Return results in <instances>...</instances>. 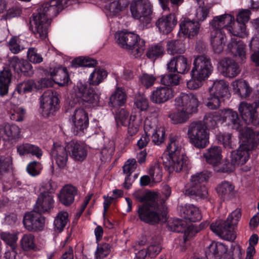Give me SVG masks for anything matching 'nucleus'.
Segmentation results:
<instances>
[{"label": "nucleus", "instance_id": "nucleus-43", "mask_svg": "<svg viewBox=\"0 0 259 259\" xmlns=\"http://www.w3.org/2000/svg\"><path fill=\"white\" fill-rule=\"evenodd\" d=\"M126 99V94L123 90L117 88L111 96L109 103L113 106H121L125 103Z\"/></svg>", "mask_w": 259, "mask_h": 259}, {"label": "nucleus", "instance_id": "nucleus-8", "mask_svg": "<svg viewBox=\"0 0 259 259\" xmlns=\"http://www.w3.org/2000/svg\"><path fill=\"white\" fill-rule=\"evenodd\" d=\"M209 175L208 171H203L192 176L190 183L186 186L185 194L196 199L206 197L207 190L202 183L208 180Z\"/></svg>", "mask_w": 259, "mask_h": 259}, {"label": "nucleus", "instance_id": "nucleus-35", "mask_svg": "<svg viewBox=\"0 0 259 259\" xmlns=\"http://www.w3.org/2000/svg\"><path fill=\"white\" fill-rule=\"evenodd\" d=\"M12 73L8 68H5L0 72V95H6L11 82Z\"/></svg>", "mask_w": 259, "mask_h": 259}, {"label": "nucleus", "instance_id": "nucleus-38", "mask_svg": "<svg viewBox=\"0 0 259 259\" xmlns=\"http://www.w3.org/2000/svg\"><path fill=\"white\" fill-rule=\"evenodd\" d=\"M17 152L20 155L31 154L40 158L42 154L41 149L38 146L29 143L21 144L17 147Z\"/></svg>", "mask_w": 259, "mask_h": 259}, {"label": "nucleus", "instance_id": "nucleus-33", "mask_svg": "<svg viewBox=\"0 0 259 259\" xmlns=\"http://www.w3.org/2000/svg\"><path fill=\"white\" fill-rule=\"evenodd\" d=\"M210 41L215 53H220L224 49L226 41L225 35L222 31H211Z\"/></svg>", "mask_w": 259, "mask_h": 259}, {"label": "nucleus", "instance_id": "nucleus-37", "mask_svg": "<svg viewBox=\"0 0 259 259\" xmlns=\"http://www.w3.org/2000/svg\"><path fill=\"white\" fill-rule=\"evenodd\" d=\"M232 86L235 93L243 98L248 97L252 91L247 82L245 80H235L232 83Z\"/></svg>", "mask_w": 259, "mask_h": 259}, {"label": "nucleus", "instance_id": "nucleus-51", "mask_svg": "<svg viewBox=\"0 0 259 259\" xmlns=\"http://www.w3.org/2000/svg\"><path fill=\"white\" fill-rule=\"evenodd\" d=\"M12 158L10 156H0V175L9 172L12 169Z\"/></svg>", "mask_w": 259, "mask_h": 259}, {"label": "nucleus", "instance_id": "nucleus-14", "mask_svg": "<svg viewBox=\"0 0 259 259\" xmlns=\"http://www.w3.org/2000/svg\"><path fill=\"white\" fill-rule=\"evenodd\" d=\"M83 107L76 109L72 115L74 123L73 132L74 135L81 136L89 124L88 114Z\"/></svg>", "mask_w": 259, "mask_h": 259}, {"label": "nucleus", "instance_id": "nucleus-24", "mask_svg": "<svg viewBox=\"0 0 259 259\" xmlns=\"http://www.w3.org/2000/svg\"><path fill=\"white\" fill-rule=\"evenodd\" d=\"M234 21V17L230 14H225L220 16H215L209 22L211 28V31H222L224 28L228 30L229 25Z\"/></svg>", "mask_w": 259, "mask_h": 259}, {"label": "nucleus", "instance_id": "nucleus-44", "mask_svg": "<svg viewBox=\"0 0 259 259\" xmlns=\"http://www.w3.org/2000/svg\"><path fill=\"white\" fill-rule=\"evenodd\" d=\"M107 72L103 69H95L89 78L90 84L98 85L107 77Z\"/></svg>", "mask_w": 259, "mask_h": 259}, {"label": "nucleus", "instance_id": "nucleus-11", "mask_svg": "<svg viewBox=\"0 0 259 259\" xmlns=\"http://www.w3.org/2000/svg\"><path fill=\"white\" fill-rule=\"evenodd\" d=\"M193 65L191 72L205 79L208 78L213 70L210 57L204 54L196 56Z\"/></svg>", "mask_w": 259, "mask_h": 259}, {"label": "nucleus", "instance_id": "nucleus-9", "mask_svg": "<svg viewBox=\"0 0 259 259\" xmlns=\"http://www.w3.org/2000/svg\"><path fill=\"white\" fill-rule=\"evenodd\" d=\"M188 136L191 143L198 148H204L209 143L208 133L202 121L192 122L189 126Z\"/></svg>", "mask_w": 259, "mask_h": 259}, {"label": "nucleus", "instance_id": "nucleus-47", "mask_svg": "<svg viewBox=\"0 0 259 259\" xmlns=\"http://www.w3.org/2000/svg\"><path fill=\"white\" fill-rule=\"evenodd\" d=\"M158 120L156 117L150 116L147 117L144 124V130L145 134L151 136V133H153L159 127L157 126Z\"/></svg>", "mask_w": 259, "mask_h": 259}, {"label": "nucleus", "instance_id": "nucleus-32", "mask_svg": "<svg viewBox=\"0 0 259 259\" xmlns=\"http://www.w3.org/2000/svg\"><path fill=\"white\" fill-rule=\"evenodd\" d=\"M216 190L221 199L229 200L234 194L235 187L231 182L224 181L217 186Z\"/></svg>", "mask_w": 259, "mask_h": 259}, {"label": "nucleus", "instance_id": "nucleus-64", "mask_svg": "<svg viewBox=\"0 0 259 259\" xmlns=\"http://www.w3.org/2000/svg\"><path fill=\"white\" fill-rule=\"evenodd\" d=\"M8 46L10 50L13 54H18L24 48L21 46L20 40L17 36L12 37L8 42Z\"/></svg>", "mask_w": 259, "mask_h": 259}, {"label": "nucleus", "instance_id": "nucleus-13", "mask_svg": "<svg viewBox=\"0 0 259 259\" xmlns=\"http://www.w3.org/2000/svg\"><path fill=\"white\" fill-rule=\"evenodd\" d=\"M238 110L246 123H252L255 125L259 124V101L255 107L249 103L242 102L239 106Z\"/></svg>", "mask_w": 259, "mask_h": 259}, {"label": "nucleus", "instance_id": "nucleus-34", "mask_svg": "<svg viewBox=\"0 0 259 259\" xmlns=\"http://www.w3.org/2000/svg\"><path fill=\"white\" fill-rule=\"evenodd\" d=\"M206 162L213 166L219 164L222 158V148L217 146H211L203 154Z\"/></svg>", "mask_w": 259, "mask_h": 259}, {"label": "nucleus", "instance_id": "nucleus-16", "mask_svg": "<svg viewBox=\"0 0 259 259\" xmlns=\"http://www.w3.org/2000/svg\"><path fill=\"white\" fill-rule=\"evenodd\" d=\"M23 224L28 231L41 230L45 224V218L34 209L24 215Z\"/></svg>", "mask_w": 259, "mask_h": 259}, {"label": "nucleus", "instance_id": "nucleus-36", "mask_svg": "<svg viewBox=\"0 0 259 259\" xmlns=\"http://www.w3.org/2000/svg\"><path fill=\"white\" fill-rule=\"evenodd\" d=\"M50 74L51 76L55 77L56 83L61 86L68 84L70 81L67 70L66 68L59 67L54 69L52 71H50Z\"/></svg>", "mask_w": 259, "mask_h": 259}, {"label": "nucleus", "instance_id": "nucleus-12", "mask_svg": "<svg viewBox=\"0 0 259 259\" xmlns=\"http://www.w3.org/2000/svg\"><path fill=\"white\" fill-rule=\"evenodd\" d=\"M176 110H184L186 112L195 113L197 111L199 101L195 95L192 93H181L174 100Z\"/></svg>", "mask_w": 259, "mask_h": 259}, {"label": "nucleus", "instance_id": "nucleus-22", "mask_svg": "<svg viewBox=\"0 0 259 259\" xmlns=\"http://www.w3.org/2000/svg\"><path fill=\"white\" fill-rule=\"evenodd\" d=\"M220 119L226 122L234 129L240 130L241 126V120L238 113L230 109H225L220 111Z\"/></svg>", "mask_w": 259, "mask_h": 259}, {"label": "nucleus", "instance_id": "nucleus-21", "mask_svg": "<svg viewBox=\"0 0 259 259\" xmlns=\"http://www.w3.org/2000/svg\"><path fill=\"white\" fill-rule=\"evenodd\" d=\"M54 204L53 196L48 192H41L38 196L34 209L40 213L50 211Z\"/></svg>", "mask_w": 259, "mask_h": 259}, {"label": "nucleus", "instance_id": "nucleus-3", "mask_svg": "<svg viewBox=\"0 0 259 259\" xmlns=\"http://www.w3.org/2000/svg\"><path fill=\"white\" fill-rule=\"evenodd\" d=\"M167 149L168 154L163 155L161 157L165 167L169 172H180L185 169L188 163V157L182 152L177 137L169 136Z\"/></svg>", "mask_w": 259, "mask_h": 259}, {"label": "nucleus", "instance_id": "nucleus-59", "mask_svg": "<svg viewBox=\"0 0 259 259\" xmlns=\"http://www.w3.org/2000/svg\"><path fill=\"white\" fill-rule=\"evenodd\" d=\"M218 140L226 149H233L236 147V145L232 140L231 135L229 134L219 135Z\"/></svg>", "mask_w": 259, "mask_h": 259}, {"label": "nucleus", "instance_id": "nucleus-46", "mask_svg": "<svg viewBox=\"0 0 259 259\" xmlns=\"http://www.w3.org/2000/svg\"><path fill=\"white\" fill-rule=\"evenodd\" d=\"M181 76L178 74L170 73L161 76V83L167 86H176L179 84Z\"/></svg>", "mask_w": 259, "mask_h": 259}, {"label": "nucleus", "instance_id": "nucleus-53", "mask_svg": "<svg viewBox=\"0 0 259 259\" xmlns=\"http://www.w3.org/2000/svg\"><path fill=\"white\" fill-rule=\"evenodd\" d=\"M1 238L11 247V249H14L17 248V241L18 240V237L16 234H11L7 232H3L1 234Z\"/></svg>", "mask_w": 259, "mask_h": 259}, {"label": "nucleus", "instance_id": "nucleus-31", "mask_svg": "<svg viewBox=\"0 0 259 259\" xmlns=\"http://www.w3.org/2000/svg\"><path fill=\"white\" fill-rule=\"evenodd\" d=\"M245 47V45L242 42L237 41L235 38H232L231 41L228 45L227 50L233 56L238 57L241 62L244 63L246 59Z\"/></svg>", "mask_w": 259, "mask_h": 259}, {"label": "nucleus", "instance_id": "nucleus-62", "mask_svg": "<svg viewBox=\"0 0 259 259\" xmlns=\"http://www.w3.org/2000/svg\"><path fill=\"white\" fill-rule=\"evenodd\" d=\"M191 79L189 80L187 83V87L190 90H195L202 85V82L206 79L201 77L197 76L196 74L191 72Z\"/></svg>", "mask_w": 259, "mask_h": 259}, {"label": "nucleus", "instance_id": "nucleus-17", "mask_svg": "<svg viewBox=\"0 0 259 259\" xmlns=\"http://www.w3.org/2000/svg\"><path fill=\"white\" fill-rule=\"evenodd\" d=\"M191 67V63L188 59L183 55L174 57L167 64V69L170 72H177L178 73H187Z\"/></svg>", "mask_w": 259, "mask_h": 259}, {"label": "nucleus", "instance_id": "nucleus-2", "mask_svg": "<svg viewBox=\"0 0 259 259\" xmlns=\"http://www.w3.org/2000/svg\"><path fill=\"white\" fill-rule=\"evenodd\" d=\"M138 199L140 202H144L143 204L139 205L137 211L141 221L151 225L165 221V200L162 199L159 202L157 195L151 192L147 193Z\"/></svg>", "mask_w": 259, "mask_h": 259}, {"label": "nucleus", "instance_id": "nucleus-48", "mask_svg": "<svg viewBox=\"0 0 259 259\" xmlns=\"http://www.w3.org/2000/svg\"><path fill=\"white\" fill-rule=\"evenodd\" d=\"M167 51L171 54H183L185 49L184 44L180 40H172L167 42Z\"/></svg>", "mask_w": 259, "mask_h": 259}, {"label": "nucleus", "instance_id": "nucleus-49", "mask_svg": "<svg viewBox=\"0 0 259 259\" xmlns=\"http://www.w3.org/2000/svg\"><path fill=\"white\" fill-rule=\"evenodd\" d=\"M71 64L74 67H94L97 64V61L88 57H79L73 60Z\"/></svg>", "mask_w": 259, "mask_h": 259}, {"label": "nucleus", "instance_id": "nucleus-27", "mask_svg": "<svg viewBox=\"0 0 259 259\" xmlns=\"http://www.w3.org/2000/svg\"><path fill=\"white\" fill-rule=\"evenodd\" d=\"M180 30L189 38L197 35L200 28V23L196 21L185 18L180 24Z\"/></svg>", "mask_w": 259, "mask_h": 259}, {"label": "nucleus", "instance_id": "nucleus-23", "mask_svg": "<svg viewBox=\"0 0 259 259\" xmlns=\"http://www.w3.org/2000/svg\"><path fill=\"white\" fill-rule=\"evenodd\" d=\"M177 24V20L174 14L163 16L156 22V26L163 34L170 33Z\"/></svg>", "mask_w": 259, "mask_h": 259}, {"label": "nucleus", "instance_id": "nucleus-29", "mask_svg": "<svg viewBox=\"0 0 259 259\" xmlns=\"http://www.w3.org/2000/svg\"><path fill=\"white\" fill-rule=\"evenodd\" d=\"M67 147L72 157L75 160L81 161L86 158L87 151L83 145L71 141L67 144Z\"/></svg>", "mask_w": 259, "mask_h": 259}, {"label": "nucleus", "instance_id": "nucleus-28", "mask_svg": "<svg viewBox=\"0 0 259 259\" xmlns=\"http://www.w3.org/2000/svg\"><path fill=\"white\" fill-rule=\"evenodd\" d=\"M227 251V247L223 243L212 242L206 249V257L207 259H217L221 257Z\"/></svg>", "mask_w": 259, "mask_h": 259}, {"label": "nucleus", "instance_id": "nucleus-40", "mask_svg": "<svg viewBox=\"0 0 259 259\" xmlns=\"http://www.w3.org/2000/svg\"><path fill=\"white\" fill-rule=\"evenodd\" d=\"M128 5L127 0H118L114 1L106 7L107 15L110 16L116 15L120 12L124 10Z\"/></svg>", "mask_w": 259, "mask_h": 259}, {"label": "nucleus", "instance_id": "nucleus-26", "mask_svg": "<svg viewBox=\"0 0 259 259\" xmlns=\"http://www.w3.org/2000/svg\"><path fill=\"white\" fill-rule=\"evenodd\" d=\"M10 66L18 73H23L25 75L31 76L33 74L31 65L26 60L14 56L10 59Z\"/></svg>", "mask_w": 259, "mask_h": 259}, {"label": "nucleus", "instance_id": "nucleus-61", "mask_svg": "<svg viewBox=\"0 0 259 259\" xmlns=\"http://www.w3.org/2000/svg\"><path fill=\"white\" fill-rule=\"evenodd\" d=\"M134 104L140 111H144L148 109L149 103L147 99L143 95H136Z\"/></svg>", "mask_w": 259, "mask_h": 259}, {"label": "nucleus", "instance_id": "nucleus-1", "mask_svg": "<svg viewBox=\"0 0 259 259\" xmlns=\"http://www.w3.org/2000/svg\"><path fill=\"white\" fill-rule=\"evenodd\" d=\"M63 1L52 0L43 4L37 9V13L33 14L30 22V28L36 38L44 39L47 37L52 18L56 17L63 9Z\"/></svg>", "mask_w": 259, "mask_h": 259}, {"label": "nucleus", "instance_id": "nucleus-10", "mask_svg": "<svg viewBox=\"0 0 259 259\" xmlns=\"http://www.w3.org/2000/svg\"><path fill=\"white\" fill-rule=\"evenodd\" d=\"M58 94L52 90L45 91L40 97V109L42 115L49 117L59 109Z\"/></svg>", "mask_w": 259, "mask_h": 259}, {"label": "nucleus", "instance_id": "nucleus-60", "mask_svg": "<svg viewBox=\"0 0 259 259\" xmlns=\"http://www.w3.org/2000/svg\"><path fill=\"white\" fill-rule=\"evenodd\" d=\"M165 136L164 128L159 126L153 133H151L152 141L156 145H159L163 142Z\"/></svg>", "mask_w": 259, "mask_h": 259}, {"label": "nucleus", "instance_id": "nucleus-5", "mask_svg": "<svg viewBox=\"0 0 259 259\" xmlns=\"http://www.w3.org/2000/svg\"><path fill=\"white\" fill-rule=\"evenodd\" d=\"M115 37L117 44L135 58L141 57L146 49L144 40L133 32L119 31L115 34Z\"/></svg>", "mask_w": 259, "mask_h": 259}, {"label": "nucleus", "instance_id": "nucleus-6", "mask_svg": "<svg viewBox=\"0 0 259 259\" xmlns=\"http://www.w3.org/2000/svg\"><path fill=\"white\" fill-rule=\"evenodd\" d=\"M241 215L240 210L237 209L228 216L226 221H217L210 225V228L222 238L233 241L236 238V235L234 233V226L237 224Z\"/></svg>", "mask_w": 259, "mask_h": 259}, {"label": "nucleus", "instance_id": "nucleus-19", "mask_svg": "<svg viewBox=\"0 0 259 259\" xmlns=\"http://www.w3.org/2000/svg\"><path fill=\"white\" fill-rule=\"evenodd\" d=\"M219 68L224 76L234 77L240 72L241 69L238 63L233 59L224 58L219 62Z\"/></svg>", "mask_w": 259, "mask_h": 259}, {"label": "nucleus", "instance_id": "nucleus-7", "mask_svg": "<svg viewBox=\"0 0 259 259\" xmlns=\"http://www.w3.org/2000/svg\"><path fill=\"white\" fill-rule=\"evenodd\" d=\"M100 95L98 91L92 88L87 90V85L81 82L74 87L72 92V98H75L79 106L85 109L97 105L99 102Z\"/></svg>", "mask_w": 259, "mask_h": 259}, {"label": "nucleus", "instance_id": "nucleus-4", "mask_svg": "<svg viewBox=\"0 0 259 259\" xmlns=\"http://www.w3.org/2000/svg\"><path fill=\"white\" fill-rule=\"evenodd\" d=\"M242 143L237 150L231 153V162L234 166L242 165L249 157V151L255 148L259 143V132L247 128L242 132Z\"/></svg>", "mask_w": 259, "mask_h": 259}, {"label": "nucleus", "instance_id": "nucleus-42", "mask_svg": "<svg viewBox=\"0 0 259 259\" xmlns=\"http://www.w3.org/2000/svg\"><path fill=\"white\" fill-rule=\"evenodd\" d=\"M69 221L68 213L66 211H60L56 217L54 222L55 231L60 233Z\"/></svg>", "mask_w": 259, "mask_h": 259}, {"label": "nucleus", "instance_id": "nucleus-20", "mask_svg": "<svg viewBox=\"0 0 259 259\" xmlns=\"http://www.w3.org/2000/svg\"><path fill=\"white\" fill-rule=\"evenodd\" d=\"M174 96V90L167 87H159L152 92L150 96L151 101L155 104L163 103Z\"/></svg>", "mask_w": 259, "mask_h": 259}, {"label": "nucleus", "instance_id": "nucleus-58", "mask_svg": "<svg viewBox=\"0 0 259 259\" xmlns=\"http://www.w3.org/2000/svg\"><path fill=\"white\" fill-rule=\"evenodd\" d=\"M111 251V245L107 243L98 246L95 252L96 259H103L108 255Z\"/></svg>", "mask_w": 259, "mask_h": 259}, {"label": "nucleus", "instance_id": "nucleus-41", "mask_svg": "<svg viewBox=\"0 0 259 259\" xmlns=\"http://www.w3.org/2000/svg\"><path fill=\"white\" fill-rule=\"evenodd\" d=\"M228 31L232 35L240 37H244L248 35L246 24L238 21L235 22L229 25Z\"/></svg>", "mask_w": 259, "mask_h": 259}, {"label": "nucleus", "instance_id": "nucleus-54", "mask_svg": "<svg viewBox=\"0 0 259 259\" xmlns=\"http://www.w3.org/2000/svg\"><path fill=\"white\" fill-rule=\"evenodd\" d=\"M34 237L30 234L23 235L20 240L21 247L24 250L32 249L35 247Z\"/></svg>", "mask_w": 259, "mask_h": 259}, {"label": "nucleus", "instance_id": "nucleus-57", "mask_svg": "<svg viewBox=\"0 0 259 259\" xmlns=\"http://www.w3.org/2000/svg\"><path fill=\"white\" fill-rule=\"evenodd\" d=\"M221 99V98L217 96L213 95L210 94L209 97L203 101V103L205 106L208 109L215 110L220 107Z\"/></svg>", "mask_w": 259, "mask_h": 259}, {"label": "nucleus", "instance_id": "nucleus-52", "mask_svg": "<svg viewBox=\"0 0 259 259\" xmlns=\"http://www.w3.org/2000/svg\"><path fill=\"white\" fill-rule=\"evenodd\" d=\"M36 87L34 81L29 79L19 83L17 87V91L20 94H24L32 92Z\"/></svg>", "mask_w": 259, "mask_h": 259}, {"label": "nucleus", "instance_id": "nucleus-30", "mask_svg": "<svg viewBox=\"0 0 259 259\" xmlns=\"http://www.w3.org/2000/svg\"><path fill=\"white\" fill-rule=\"evenodd\" d=\"M76 194V188L72 185H68L62 189L59 198L63 205L69 206L74 202V196Z\"/></svg>", "mask_w": 259, "mask_h": 259}, {"label": "nucleus", "instance_id": "nucleus-45", "mask_svg": "<svg viewBox=\"0 0 259 259\" xmlns=\"http://www.w3.org/2000/svg\"><path fill=\"white\" fill-rule=\"evenodd\" d=\"M177 112L169 115L171 121L174 124L183 123L185 122L189 118V115L193 112H188L184 110H177Z\"/></svg>", "mask_w": 259, "mask_h": 259}, {"label": "nucleus", "instance_id": "nucleus-50", "mask_svg": "<svg viewBox=\"0 0 259 259\" xmlns=\"http://www.w3.org/2000/svg\"><path fill=\"white\" fill-rule=\"evenodd\" d=\"M214 170L218 172L230 173L235 169L234 166L228 159H224L219 164H214Z\"/></svg>", "mask_w": 259, "mask_h": 259}, {"label": "nucleus", "instance_id": "nucleus-18", "mask_svg": "<svg viewBox=\"0 0 259 259\" xmlns=\"http://www.w3.org/2000/svg\"><path fill=\"white\" fill-rule=\"evenodd\" d=\"M130 9L132 16L137 19H141L151 12L149 0H136L131 4Z\"/></svg>", "mask_w": 259, "mask_h": 259}, {"label": "nucleus", "instance_id": "nucleus-25", "mask_svg": "<svg viewBox=\"0 0 259 259\" xmlns=\"http://www.w3.org/2000/svg\"><path fill=\"white\" fill-rule=\"evenodd\" d=\"M179 213L182 218L189 222H196L201 220L202 218L198 208L193 204L180 206Z\"/></svg>", "mask_w": 259, "mask_h": 259}, {"label": "nucleus", "instance_id": "nucleus-63", "mask_svg": "<svg viewBox=\"0 0 259 259\" xmlns=\"http://www.w3.org/2000/svg\"><path fill=\"white\" fill-rule=\"evenodd\" d=\"M27 57L30 62L34 64L40 63L43 61L42 56L37 53V50L35 48L28 49Z\"/></svg>", "mask_w": 259, "mask_h": 259}, {"label": "nucleus", "instance_id": "nucleus-56", "mask_svg": "<svg viewBox=\"0 0 259 259\" xmlns=\"http://www.w3.org/2000/svg\"><path fill=\"white\" fill-rule=\"evenodd\" d=\"M149 174L152 182L157 183L160 182L162 180V168L158 164H155L150 167Z\"/></svg>", "mask_w": 259, "mask_h": 259}, {"label": "nucleus", "instance_id": "nucleus-15", "mask_svg": "<svg viewBox=\"0 0 259 259\" xmlns=\"http://www.w3.org/2000/svg\"><path fill=\"white\" fill-rule=\"evenodd\" d=\"M67 145L64 146L59 143H55L51 150V155L57 166L60 169L67 168L68 154Z\"/></svg>", "mask_w": 259, "mask_h": 259}, {"label": "nucleus", "instance_id": "nucleus-55", "mask_svg": "<svg viewBox=\"0 0 259 259\" xmlns=\"http://www.w3.org/2000/svg\"><path fill=\"white\" fill-rule=\"evenodd\" d=\"M141 124V118L135 116H131L128 124V134L131 136L135 135L138 132Z\"/></svg>", "mask_w": 259, "mask_h": 259}, {"label": "nucleus", "instance_id": "nucleus-39", "mask_svg": "<svg viewBox=\"0 0 259 259\" xmlns=\"http://www.w3.org/2000/svg\"><path fill=\"white\" fill-rule=\"evenodd\" d=\"M209 91L211 95L222 98L228 92V85L223 79L217 80L213 82L212 86L209 89Z\"/></svg>", "mask_w": 259, "mask_h": 259}]
</instances>
